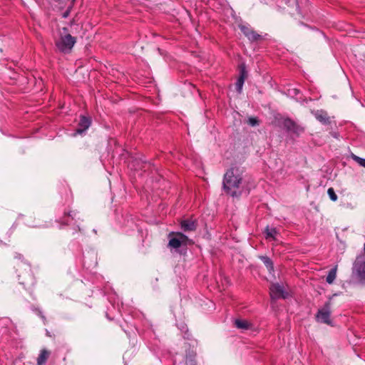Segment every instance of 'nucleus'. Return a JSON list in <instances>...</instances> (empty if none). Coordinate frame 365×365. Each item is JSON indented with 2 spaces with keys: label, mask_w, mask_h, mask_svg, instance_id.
<instances>
[{
  "label": "nucleus",
  "mask_w": 365,
  "mask_h": 365,
  "mask_svg": "<svg viewBox=\"0 0 365 365\" xmlns=\"http://www.w3.org/2000/svg\"><path fill=\"white\" fill-rule=\"evenodd\" d=\"M223 188L232 197L241 195L245 188L242 172L237 168L228 170L223 178Z\"/></svg>",
  "instance_id": "f257e3e1"
},
{
  "label": "nucleus",
  "mask_w": 365,
  "mask_h": 365,
  "mask_svg": "<svg viewBox=\"0 0 365 365\" xmlns=\"http://www.w3.org/2000/svg\"><path fill=\"white\" fill-rule=\"evenodd\" d=\"M118 222L123 231L126 234L130 235L131 232L137 230L142 237L143 236V231L138 220L133 215L128 213L123 214Z\"/></svg>",
  "instance_id": "f03ea898"
},
{
  "label": "nucleus",
  "mask_w": 365,
  "mask_h": 365,
  "mask_svg": "<svg viewBox=\"0 0 365 365\" xmlns=\"http://www.w3.org/2000/svg\"><path fill=\"white\" fill-rule=\"evenodd\" d=\"M168 247L177 250L181 246H186L189 242L187 236L181 232H170L168 235Z\"/></svg>",
  "instance_id": "7ed1b4c3"
},
{
  "label": "nucleus",
  "mask_w": 365,
  "mask_h": 365,
  "mask_svg": "<svg viewBox=\"0 0 365 365\" xmlns=\"http://www.w3.org/2000/svg\"><path fill=\"white\" fill-rule=\"evenodd\" d=\"M75 43L76 38L69 34L61 35V38L56 42L57 48L63 53L70 52Z\"/></svg>",
  "instance_id": "20e7f679"
},
{
  "label": "nucleus",
  "mask_w": 365,
  "mask_h": 365,
  "mask_svg": "<svg viewBox=\"0 0 365 365\" xmlns=\"http://www.w3.org/2000/svg\"><path fill=\"white\" fill-rule=\"evenodd\" d=\"M331 315V303L327 302L324 306L319 309L317 314V319L318 322L324 323L327 324H331V322L330 319Z\"/></svg>",
  "instance_id": "39448f33"
},
{
  "label": "nucleus",
  "mask_w": 365,
  "mask_h": 365,
  "mask_svg": "<svg viewBox=\"0 0 365 365\" xmlns=\"http://www.w3.org/2000/svg\"><path fill=\"white\" fill-rule=\"evenodd\" d=\"M359 257L354 264L353 274H356L361 282H365V261Z\"/></svg>",
  "instance_id": "423d86ee"
},
{
  "label": "nucleus",
  "mask_w": 365,
  "mask_h": 365,
  "mask_svg": "<svg viewBox=\"0 0 365 365\" xmlns=\"http://www.w3.org/2000/svg\"><path fill=\"white\" fill-rule=\"evenodd\" d=\"M283 125L288 131H290L297 135H301L304 131L303 126L297 124L296 122L289 118H286L284 120Z\"/></svg>",
  "instance_id": "0eeeda50"
},
{
  "label": "nucleus",
  "mask_w": 365,
  "mask_h": 365,
  "mask_svg": "<svg viewBox=\"0 0 365 365\" xmlns=\"http://www.w3.org/2000/svg\"><path fill=\"white\" fill-rule=\"evenodd\" d=\"M270 297L272 299L285 298L286 294L282 286L278 284H273L269 288Z\"/></svg>",
  "instance_id": "6e6552de"
},
{
  "label": "nucleus",
  "mask_w": 365,
  "mask_h": 365,
  "mask_svg": "<svg viewBox=\"0 0 365 365\" xmlns=\"http://www.w3.org/2000/svg\"><path fill=\"white\" fill-rule=\"evenodd\" d=\"M24 266L26 267L25 269L26 272L24 274V276H21V274L18 275L19 283L24 287H26L29 284H34V279L33 275L31 273V269L29 266L26 264H23Z\"/></svg>",
  "instance_id": "1a4fd4ad"
},
{
  "label": "nucleus",
  "mask_w": 365,
  "mask_h": 365,
  "mask_svg": "<svg viewBox=\"0 0 365 365\" xmlns=\"http://www.w3.org/2000/svg\"><path fill=\"white\" fill-rule=\"evenodd\" d=\"M91 124V118L85 115H81L78 123V128L76 129L77 134H82L84 133Z\"/></svg>",
  "instance_id": "9d476101"
},
{
  "label": "nucleus",
  "mask_w": 365,
  "mask_h": 365,
  "mask_svg": "<svg viewBox=\"0 0 365 365\" xmlns=\"http://www.w3.org/2000/svg\"><path fill=\"white\" fill-rule=\"evenodd\" d=\"M246 77H247V72H246V70H245V67L244 65H241V66H240V76L238 78V79H237V81L236 82V84H235L236 89H237L238 93H241L242 92V86H243V84H244V82H245V80Z\"/></svg>",
  "instance_id": "9b49d317"
},
{
  "label": "nucleus",
  "mask_w": 365,
  "mask_h": 365,
  "mask_svg": "<svg viewBox=\"0 0 365 365\" xmlns=\"http://www.w3.org/2000/svg\"><path fill=\"white\" fill-rule=\"evenodd\" d=\"M77 212L75 211H69L64 213V216L61 220L63 225H71L72 222L74 221L73 225L76 223Z\"/></svg>",
  "instance_id": "f8f14e48"
},
{
  "label": "nucleus",
  "mask_w": 365,
  "mask_h": 365,
  "mask_svg": "<svg viewBox=\"0 0 365 365\" xmlns=\"http://www.w3.org/2000/svg\"><path fill=\"white\" fill-rule=\"evenodd\" d=\"M240 30L250 40L252 41H256L260 36L246 26H240Z\"/></svg>",
  "instance_id": "ddd939ff"
},
{
  "label": "nucleus",
  "mask_w": 365,
  "mask_h": 365,
  "mask_svg": "<svg viewBox=\"0 0 365 365\" xmlns=\"http://www.w3.org/2000/svg\"><path fill=\"white\" fill-rule=\"evenodd\" d=\"M181 227L185 232L193 231L196 229V224L192 220H186L181 222Z\"/></svg>",
  "instance_id": "4468645a"
},
{
  "label": "nucleus",
  "mask_w": 365,
  "mask_h": 365,
  "mask_svg": "<svg viewBox=\"0 0 365 365\" xmlns=\"http://www.w3.org/2000/svg\"><path fill=\"white\" fill-rule=\"evenodd\" d=\"M235 325L237 328L247 330L252 327V324L247 320L245 319H236L235 321Z\"/></svg>",
  "instance_id": "2eb2a0df"
},
{
  "label": "nucleus",
  "mask_w": 365,
  "mask_h": 365,
  "mask_svg": "<svg viewBox=\"0 0 365 365\" xmlns=\"http://www.w3.org/2000/svg\"><path fill=\"white\" fill-rule=\"evenodd\" d=\"M50 355V352L46 349H43L41 351L38 359H37V364L38 365H44Z\"/></svg>",
  "instance_id": "dca6fc26"
},
{
  "label": "nucleus",
  "mask_w": 365,
  "mask_h": 365,
  "mask_svg": "<svg viewBox=\"0 0 365 365\" xmlns=\"http://www.w3.org/2000/svg\"><path fill=\"white\" fill-rule=\"evenodd\" d=\"M315 118L324 124H327L329 123V117L327 113L323 110H318L314 114Z\"/></svg>",
  "instance_id": "f3484780"
},
{
  "label": "nucleus",
  "mask_w": 365,
  "mask_h": 365,
  "mask_svg": "<svg viewBox=\"0 0 365 365\" xmlns=\"http://www.w3.org/2000/svg\"><path fill=\"white\" fill-rule=\"evenodd\" d=\"M337 266H335L329 272L327 277L326 281L329 284H332L336 277Z\"/></svg>",
  "instance_id": "a211bd4d"
},
{
  "label": "nucleus",
  "mask_w": 365,
  "mask_h": 365,
  "mask_svg": "<svg viewBox=\"0 0 365 365\" xmlns=\"http://www.w3.org/2000/svg\"><path fill=\"white\" fill-rule=\"evenodd\" d=\"M260 259L263 262L264 265L267 267L269 272L273 270L272 261L267 256H261Z\"/></svg>",
  "instance_id": "6ab92c4d"
},
{
  "label": "nucleus",
  "mask_w": 365,
  "mask_h": 365,
  "mask_svg": "<svg viewBox=\"0 0 365 365\" xmlns=\"http://www.w3.org/2000/svg\"><path fill=\"white\" fill-rule=\"evenodd\" d=\"M265 233H266V238L267 239L270 238V239L275 240L276 235L277 234V231L276 230L275 228L267 227L266 230H265Z\"/></svg>",
  "instance_id": "aec40b11"
},
{
  "label": "nucleus",
  "mask_w": 365,
  "mask_h": 365,
  "mask_svg": "<svg viewBox=\"0 0 365 365\" xmlns=\"http://www.w3.org/2000/svg\"><path fill=\"white\" fill-rule=\"evenodd\" d=\"M351 158L356 162L360 166L365 168V159L361 158L354 154L351 155Z\"/></svg>",
  "instance_id": "412c9836"
},
{
  "label": "nucleus",
  "mask_w": 365,
  "mask_h": 365,
  "mask_svg": "<svg viewBox=\"0 0 365 365\" xmlns=\"http://www.w3.org/2000/svg\"><path fill=\"white\" fill-rule=\"evenodd\" d=\"M327 193L330 197V199L332 200V201H336L337 200V195L335 193L334 189L332 187H329L327 190Z\"/></svg>",
  "instance_id": "4be33fe9"
},
{
  "label": "nucleus",
  "mask_w": 365,
  "mask_h": 365,
  "mask_svg": "<svg viewBox=\"0 0 365 365\" xmlns=\"http://www.w3.org/2000/svg\"><path fill=\"white\" fill-rule=\"evenodd\" d=\"M152 238L151 235H148V230H146L145 237L143 239V246H149L150 243V240Z\"/></svg>",
  "instance_id": "5701e85b"
},
{
  "label": "nucleus",
  "mask_w": 365,
  "mask_h": 365,
  "mask_svg": "<svg viewBox=\"0 0 365 365\" xmlns=\"http://www.w3.org/2000/svg\"><path fill=\"white\" fill-rule=\"evenodd\" d=\"M247 123L251 126H256L259 125V120L257 118L250 117L247 120Z\"/></svg>",
  "instance_id": "b1692460"
},
{
  "label": "nucleus",
  "mask_w": 365,
  "mask_h": 365,
  "mask_svg": "<svg viewBox=\"0 0 365 365\" xmlns=\"http://www.w3.org/2000/svg\"><path fill=\"white\" fill-rule=\"evenodd\" d=\"M38 315L45 321L46 320V317L43 314V313L38 310Z\"/></svg>",
  "instance_id": "393cba45"
},
{
  "label": "nucleus",
  "mask_w": 365,
  "mask_h": 365,
  "mask_svg": "<svg viewBox=\"0 0 365 365\" xmlns=\"http://www.w3.org/2000/svg\"><path fill=\"white\" fill-rule=\"evenodd\" d=\"M21 257L22 256L20 254H16V255L15 256L16 258H19V259H21Z\"/></svg>",
  "instance_id": "a878e982"
},
{
  "label": "nucleus",
  "mask_w": 365,
  "mask_h": 365,
  "mask_svg": "<svg viewBox=\"0 0 365 365\" xmlns=\"http://www.w3.org/2000/svg\"><path fill=\"white\" fill-rule=\"evenodd\" d=\"M77 227H78V230L79 231H81V228L79 227V225H77Z\"/></svg>",
  "instance_id": "bb28decb"
},
{
  "label": "nucleus",
  "mask_w": 365,
  "mask_h": 365,
  "mask_svg": "<svg viewBox=\"0 0 365 365\" xmlns=\"http://www.w3.org/2000/svg\"><path fill=\"white\" fill-rule=\"evenodd\" d=\"M67 15H68L67 14H63V16H64V17H66V16H67Z\"/></svg>",
  "instance_id": "cd10ccee"
}]
</instances>
